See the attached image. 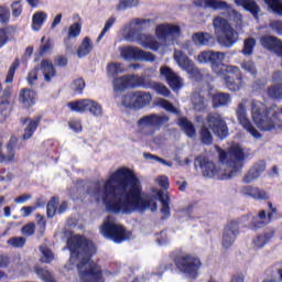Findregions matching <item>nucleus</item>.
Wrapping results in <instances>:
<instances>
[{"instance_id": "obj_56", "label": "nucleus", "mask_w": 282, "mask_h": 282, "mask_svg": "<svg viewBox=\"0 0 282 282\" xmlns=\"http://www.w3.org/2000/svg\"><path fill=\"white\" fill-rule=\"evenodd\" d=\"M72 89L76 91V94H83V89H85V80L83 78L75 79Z\"/></svg>"}, {"instance_id": "obj_28", "label": "nucleus", "mask_w": 282, "mask_h": 282, "mask_svg": "<svg viewBox=\"0 0 282 282\" xmlns=\"http://www.w3.org/2000/svg\"><path fill=\"white\" fill-rule=\"evenodd\" d=\"M41 70L44 76L45 83H52V78L56 76V69L54 64L50 59H43L41 62Z\"/></svg>"}, {"instance_id": "obj_58", "label": "nucleus", "mask_w": 282, "mask_h": 282, "mask_svg": "<svg viewBox=\"0 0 282 282\" xmlns=\"http://www.w3.org/2000/svg\"><path fill=\"white\" fill-rule=\"evenodd\" d=\"M29 85H34L39 80V68H33L26 77Z\"/></svg>"}, {"instance_id": "obj_62", "label": "nucleus", "mask_w": 282, "mask_h": 282, "mask_svg": "<svg viewBox=\"0 0 282 282\" xmlns=\"http://www.w3.org/2000/svg\"><path fill=\"white\" fill-rule=\"evenodd\" d=\"M272 83L273 85H280L282 84V72L275 70L272 75Z\"/></svg>"}, {"instance_id": "obj_35", "label": "nucleus", "mask_w": 282, "mask_h": 282, "mask_svg": "<svg viewBox=\"0 0 282 282\" xmlns=\"http://www.w3.org/2000/svg\"><path fill=\"white\" fill-rule=\"evenodd\" d=\"M25 122H28V126L24 130L23 140H30V138L34 135V131H36L39 122H41V117H35L33 120L26 119Z\"/></svg>"}, {"instance_id": "obj_18", "label": "nucleus", "mask_w": 282, "mask_h": 282, "mask_svg": "<svg viewBox=\"0 0 282 282\" xmlns=\"http://www.w3.org/2000/svg\"><path fill=\"white\" fill-rule=\"evenodd\" d=\"M142 79L137 75H126L113 80L115 91H123L128 87H140Z\"/></svg>"}, {"instance_id": "obj_1", "label": "nucleus", "mask_w": 282, "mask_h": 282, "mask_svg": "<svg viewBox=\"0 0 282 282\" xmlns=\"http://www.w3.org/2000/svg\"><path fill=\"white\" fill-rule=\"evenodd\" d=\"M88 195L96 202H101L106 210L121 215L144 213L147 208L155 213L158 198L162 204L161 213L164 217L171 215L169 204L171 198L166 193L158 192L156 196H148L142 192V183L135 172L129 167H119L112 172L102 185L96 184Z\"/></svg>"}, {"instance_id": "obj_8", "label": "nucleus", "mask_w": 282, "mask_h": 282, "mask_svg": "<svg viewBox=\"0 0 282 282\" xmlns=\"http://www.w3.org/2000/svg\"><path fill=\"white\" fill-rule=\"evenodd\" d=\"M176 267L184 274H188L189 276H197V272H199V268H202V260L193 254H182L176 259Z\"/></svg>"}, {"instance_id": "obj_49", "label": "nucleus", "mask_w": 282, "mask_h": 282, "mask_svg": "<svg viewBox=\"0 0 282 282\" xmlns=\"http://www.w3.org/2000/svg\"><path fill=\"white\" fill-rule=\"evenodd\" d=\"M200 140L203 144H212L213 143V134H210V131L208 128L203 127L200 131Z\"/></svg>"}, {"instance_id": "obj_21", "label": "nucleus", "mask_w": 282, "mask_h": 282, "mask_svg": "<svg viewBox=\"0 0 282 282\" xmlns=\"http://www.w3.org/2000/svg\"><path fill=\"white\" fill-rule=\"evenodd\" d=\"M260 44L269 52H274L278 54L282 59V41L272 36V35H264L260 39Z\"/></svg>"}, {"instance_id": "obj_59", "label": "nucleus", "mask_w": 282, "mask_h": 282, "mask_svg": "<svg viewBox=\"0 0 282 282\" xmlns=\"http://www.w3.org/2000/svg\"><path fill=\"white\" fill-rule=\"evenodd\" d=\"M138 4V0H120L119 10H124V8H133Z\"/></svg>"}, {"instance_id": "obj_41", "label": "nucleus", "mask_w": 282, "mask_h": 282, "mask_svg": "<svg viewBox=\"0 0 282 282\" xmlns=\"http://www.w3.org/2000/svg\"><path fill=\"white\" fill-rule=\"evenodd\" d=\"M106 72L108 76H118V74H123L124 66L120 63H110L108 64Z\"/></svg>"}, {"instance_id": "obj_4", "label": "nucleus", "mask_w": 282, "mask_h": 282, "mask_svg": "<svg viewBox=\"0 0 282 282\" xmlns=\"http://www.w3.org/2000/svg\"><path fill=\"white\" fill-rule=\"evenodd\" d=\"M219 160L221 166L217 167L215 162L206 159V156L196 158L194 164L196 169L199 166L204 177H221V180H228L237 175L241 169H243V161L246 160V152L239 143H234L229 151L220 150Z\"/></svg>"}, {"instance_id": "obj_30", "label": "nucleus", "mask_w": 282, "mask_h": 282, "mask_svg": "<svg viewBox=\"0 0 282 282\" xmlns=\"http://www.w3.org/2000/svg\"><path fill=\"white\" fill-rule=\"evenodd\" d=\"M82 30H83V25L79 22H75L68 28L67 36L64 39V43L67 52L72 50V45L69 44V39H76L77 36H80Z\"/></svg>"}, {"instance_id": "obj_17", "label": "nucleus", "mask_w": 282, "mask_h": 282, "mask_svg": "<svg viewBox=\"0 0 282 282\" xmlns=\"http://www.w3.org/2000/svg\"><path fill=\"white\" fill-rule=\"evenodd\" d=\"M160 74L161 76H163V78H165V80L169 83L170 87L174 91H177L178 89H182V87H184V78H182L171 67L162 66L160 68Z\"/></svg>"}, {"instance_id": "obj_42", "label": "nucleus", "mask_w": 282, "mask_h": 282, "mask_svg": "<svg viewBox=\"0 0 282 282\" xmlns=\"http://www.w3.org/2000/svg\"><path fill=\"white\" fill-rule=\"evenodd\" d=\"M158 106L162 107V109H165V111H169L170 113H175L176 116H180V110L166 99H158Z\"/></svg>"}, {"instance_id": "obj_36", "label": "nucleus", "mask_w": 282, "mask_h": 282, "mask_svg": "<svg viewBox=\"0 0 282 282\" xmlns=\"http://www.w3.org/2000/svg\"><path fill=\"white\" fill-rule=\"evenodd\" d=\"M230 95L226 93H218L213 96L214 107H226V105L230 104Z\"/></svg>"}, {"instance_id": "obj_37", "label": "nucleus", "mask_w": 282, "mask_h": 282, "mask_svg": "<svg viewBox=\"0 0 282 282\" xmlns=\"http://www.w3.org/2000/svg\"><path fill=\"white\" fill-rule=\"evenodd\" d=\"M178 126L189 138H195V127L188 121V119L182 117L178 119Z\"/></svg>"}, {"instance_id": "obj_48", "label": "nucleus", "mask_w": 282, "mask_h": 282, "mask_svg": "<svg viewBox=\"0 0 282 282\" xmlns=\"http://www.w3.org/2000/svg\"><path fill=\"white\" fill-rule=\"evenodd\" d=\"M113 23H116V18L111 17L106 21V24L101 31V33L99 34V36L97 37V43H100V41H102V37L105 36V34L108 33L109 30H111V28H113Z\"/></svg>"}, {"instance_id": "obj_64", "label": "nucleus", "mask_w": 282, "mask_h": 282, "mask_svg": "<svg viewBox=\"0 0 282 282\" xmlns=\"http://www.w3.org/2000/svg\"><path fill=\"white\" fill-rule=\"evenodd\" d=\"M156 182L159 183V186H161V188H169V177L167 176H159L156 178Z\"/></svg>"}, {"instance_id": "obj_54", "label": "nucleus", "mask_w": 282, "mask_h": 282, "mask_svg": "<svg viewBox=\"0 0 282 282\" xmlns=\"http://www.w3.org/2000/svg\"><path fill=\"white\" fill-rule=\"evenodd\" d=\"M241 67L245 72L251 74V76H254L257 74V67L254 66V63L252 61L242 62Z\"/></svg>"}, {"instance_id": "obj_16", "label": "nucleus", "mask_w": 282, "mask_h": 282, "mask_svg": "<svg viewBox=\"0 0 282 282\" xmlns=\"http://www.w3.org/2000/svg\"><path fill=\"white\" fill-rule=\"evenodd\" d=\"M207 123L209 129H212V131H214V133L218 135V138L224 139L226 138V135H228V126L226 124V121L224 120V118H221L220 115H208Z\"/></svg>"}, {"instance_id": "obj_45", "label": "nucleus", "mask_w": 282, "mask_h": 282, "mask_svg": "<svg viewBox=\"0 0 282 282\" xmlns=\"http://www.w3.org/2000/svg\"><path fill=\"white\" fill-rule=\"evenodd\" d=\"M254 45H257V40L252 37L245 40L242 54H245V56H251L252 52H254Z\"/></svg>"}, {"instance_id": "obj_61", "label": "nucleus", "mask_w": 282, "mask_h": 282, "mask_svg": "<svg viewBox=\"0 0 282 282\" xmlns=\"http://www.w3.org/2000/svg\"><path fill=\"white\" fill-rule=\"evenodd\" d=\"M34 210H36V207H34V206L22 207L21 208L22 217H30V215H32V213H34Z\"/></svg>"}, {"instance_id": "obj_52", "label": "nucleus", "mask_w": 282, "mask_h": 282, "mask_svg": "<svg viewBox=\"0 0 282 282\" xmlns=\"http://www.w3.org/2000/svg\"><path fill=\"white\" fill-rule=\"evenodd\" d=\"M0 23L2 25L10 23V9L8 7H0Z\"/></svg>"}, {"instance_id": "obj_34", "label": "nucleus", "mask_w": 282, "mask_h": 282, "mask_svg": "<svg viewBox=\"0 0 282 282\" xmlns=\"http://www.w3.org/2000/svg\"><path fill=\"white\" fill-rule=\"evenodd\" d=\"M90 99H80L77 101L68 102L67 107L70 111H75L76 113H85L88 111Z\"/></svg>"}, {"instance_id": "obj_11", "label": "nucleus", "mask_w": 282, "mask_h": 282, "mask_svg": "<svg viewBox=\"0 0 282 282\" xmlns=\"http://www.w3.org/2000/svg\"><path fill=\"white\" fill-rule=\"evenodd\" d=\"M151 94L145 91L129 93L122 97L121 104L130 109H142L151 105Z\"/></svg>"}, {"instance_id": "obj_22", "label": "nucleus", "mask_w": 282, "mask_h": 282, "mask_svg": "<svg viewBox=\"0 0 282 282\" xmlns=\"http://www.w3.org/2000/svg\"><path fill=\"white\" fill-rule=\"evenodd\" d=\"M165 122H169V117L166 116H160V115H150L142 117L138 121L139 127H160V124H164Z\"/></svg>"}, {"instance_id": "obj_53", "label": "nucleus", "mask_w": 282, "mask_h": 282, "mask_svg": "<svg viewBox=\"0 0 282 282\" xmlns=\"http://www.w3.org/2000/svg\"><path fill=\"white\" fill-rule=\"evenodd\" d=\"M8 245L12 248H23L25 246V238L23 237H13L8 240Z\"/></svg>"}, {"instance_id": "obj_50", "label": "nucleus", "mask_w": 282, "mask_h": 282, "mask_svg": "<svg viewBox=\"0 0 282 282\" xmlns=\"http://www.w3.org/2000/svg\"><path fill=\"white\" fill-rule=\"evenodd\" d=\"M139 53V61H145V63H155V55L151 52H147L141 48Z\"/></svg>"}, {"instance_id": "obj_2", "label": "nucleus", "mask_w": 282, "mask_h": 282, "mask_svg": "<svg viewBox=\"0 0 282 282\" xmlns=\"http://www.w3.org/2000/svg\"><path fill=\"white\" fill-rule=\"evenodd\" d=\"M67 246L70 250V259L65 264L67 272L77 268L80 282H105L102 270L91 261V257L96 254V246L91 240L83 236H72Z\"/></svg>"}, {"instance_id": "obj_14", "label": "nucleus", "mask_w": 282, "mask_h": 282, "mask_svg": "<svg viewBox=\"0 0 282 282\" xmlns=\"http://www.w3.org/2000/svg\"><path fill=\"white\" fill-rule=\"evenodd\" d=\"M200 8H213V10H228L231 21L236 22V25H241L243 17L241 13L231 9L226 1L221 0H200Z\"/></svg>"}, {"instance_id": "obj_25", "label": "nucleus", "mask_w": 282, "mask_h": 282, "mask_svg": "<svg viewBox=\"0 0 282 282\" xmlns=\"http://www.w3.org/2000/svg\"><path fill=\"white\" fill-rule=\"evenodd\" d=\"M119 52L123 61H139L141 48L138 46H121Z\"/></svg>"}, {"instance_id": "obj_38", "label": "nucleus", "mask_w": 282, "mask_h": 282, "mask_svg": "<svg viewBox=\"0 0 282 282\" xmlns=\"http://www.w3.org/2000/svg\"><path fill=\"white\" fill-rule=\"evenodd\" d=\"M269 98L282 100V84H273L267 89Z\"/></svg>"}, {"instance_id": "obj_43", "label": "nucleus", "mask_w": 282, "mask_h": 282, "mask_svg": "<svg viewBox=\"0 0 282 282\" xmlns=\"http://www.w3.org/2000/svg\"><path fill=\"white\" fill-rule=\"evenodd\" d=\"M40 252L42 254V263H52V261L54 260V253L52 252V250H50V248H47L46 246H42L40 247Z\"/></svg>"}, {"instance_id": "obj_51", "label": "nucleus", "mask_w": 282, "mask_h": 282, "mask_svg": "<svg viewBox=\"0 0 282 282\" xmlns=\"http://www.w3.org/2000/svg\"><path fill=\"white\" fill-rule=\"evenodd\" d=\"M19 59H15L11 67L9 68L7 78H6V83H12V80H14V73L17 72V69H19Z\"/></svg>"}, {"instance_id": "obj_12", "label": "nucleus", "mask_w": 282, "mask_h": 282, "mask_svg": "<svg viewBox=\"0 0 282 282\" xmlns=\"http://www.w3.org/2000/svg\"><path fill=\"white\" fill-rule=\"evenodd\" d=\"M236 116L239 124H241L245 131H248L253 138H261V133H259V130L252 126V122H250V119L248 118V99H242L239 102L238 108L236 109Z\"/></svg>"}, {"instance_id": "obj_24", "label": "nucleus", "mask_w": 282, "mask_h": 282, "mask_svg": "<svg viewBox=\"0 0 282 282\" xmlns=\"http://www.w3.org/2000/svg\"><path fill=\"white\" fill-rule=\"evenodd\" d=\"M263 171H265V162L260 161L256 163L243 177V182L246 184H252V182H257L258 177H261V173H263Z\"/></svg>"}, {"instance_id": "obj_19", "label": "nucleus", "mask_w": 282, "mask_h": 282, "mask_svg": "<svg viewBox=\"0 0 282 282\" xmlns=\"http://www.w3.org/2000/svg\"><path fill=\"white\" fill-rule=\"evenodd\" d=\"M241 194L245 197H251V199H254L256 202H263L265 199H270V193H268L265 189L247 185L241 188Z\"/></svg>"}, {"instance_id": "obj_20", "label": "nucleus", "mask_w": 282, "mask_h": 282, "mask_svg": "<svg viewBox=\"0 0 282 282\" xmlns=\"http://www.w3.org/2000/svg\"><path fill=\"white\" fill-rule=\"evenodd\" d=\"M14 147H17V137H12L7 144L8 153L3 154V143L0 141V164H10V162H17V152H14Z\"/></svg>"}, {"instance_id": "obj_7", "label": "nucleus", "mask_w": 282, "mask_h": 282, "mask_svg": "<svg viewBox=\"0 0 282 282\" xmlns=\"http://www.w3.org/2000/svg\"><path fill=\"white\" fill-rule=\"evenodd\" d=\"M100 232L102 237L106 239H111L115 243H122V241H127L131 239V231H126L122 225L116 221L113 216H109L100 227Z\"/></svg>"}, {"instance_id": "obj_10", "label": "nucleus", "mask_w": 282, "mask_h": 282, "mask_svg": "<svg viewBox=\"0 0 282 282\" xmlns=\"http://www.w3.org/2000/svg\"><path fill=\"white\" fill-rule=\"evenodd\" d=\"M226 73H221L220 78L223 83L226 85L229 91H239L241 87H243V80L241 79V70L237 66H227L225 68Z\"/></svg>"}, {"instance_id": "obj_32", "label": "nucleus", "mask_w": 282, "mask_h": 282, "mask_svg": "<svg viewBox=\"0 0 282 282\" xmlns=\"http://www.w3.org/2000/svg\"><path fill=\"white\" fill-rule=\"evenodd\" d=\"M45 21H47V13H45L44 11L35 12L32 15V24H31L33 32H40Z\"/></svg>"}, {"instance_id": "obj_9", "label": "nucleus", "mask_w": 282, "mask_h": 282, "mask_svg": "<svg viewBox=\"0 0 282 282\" xmlns=\"http://www.w3.org/2000/svg\"><path fill=\"white\" fill-rule=\"evenodd\" d=\"M226 53L216 51H204L198 55V63H212V69L217 76H221L224 72V59Z\"/></svg>"}, {"instance_id": "obj_27", "label": "nucleus", "mask_w": 282, "mask_h": 282, "mask_svg": "<svg viewBox=\"0 0 282 282\" xmlns=\"http://www.w3.org/2000/svg\"><path fill=\"white\" fill-rule=\"evenodd\" d=\"M269 210H271V213L268 216L265 215V210L259 212L258 216L254 217V221H260L253 223L254 228H263V226L270 224V219H272V214L276 213V208H274V206H272V204L269 203Z\"/></svg>"}, {"instance_id": "obj_40", "label": "nucleus", "mask_w": 282, "mask_h": 282, "mask_svg": "<svg viewBox=\"0 0 282 282\" xmlns=\"http://www.w3.org/2000/svg\"><path fill=\"white\" fill-rule=\"evenodd\" d=\"M88 111L91 113V116H95V118H102V105H100L98 101L89 99Z\"/></svg>"}, {"instance_id": "obj_46", "label": "nucleus", "mask_w": 282, "mask_h": 282, "mask_svg": "<svg viewBox=\"0 0 282 282\" xmlns=\"http://www.w3.org/2000/svg\"><path fill=\"white\" fill-rule=\"evenodd\" d=\"M56 206H58V198L53 197L46 206L47 217H54V215L58 213V208H56Z\"/></svg>"}, {"instance_id": "obj_39", "label": "nucleus", "mask_w": 282, "mask_h": 282, "mask_svg": "<svg viewBox=\"0 0 282 282\" xmlns=\"http://www.w3.org/2000/svg\"><path fill=\"white\" fill-rule=\"evenodd\" d=\"M192 105L196 111H204L206 109V100L198 93H195L192 97Z\"/></svg>"}, {"instance_id": "obj_63", "label": "nucleus", "mask_w": 282, "mask_h": 282, "mask_svg": "<svg viewBox=\"0 0 282 282\" xmlns=\"http://www.w3.org/2000/svg\"><path fill=\"white\" fill-rule=\"evenodd\" d=\"M270 28L271 30H273V32H276L278 34H282V22L280 21L271 22Z\"/></svg>"}, {"instance_id": "obj_3", "label": "nucleus", "mask_w": 282, "mask_h": 282, "mask_svg": "<svg viewBox=\"0 0 282 282\" xmlns=\"http://www.w3.org/2000/svg\"><path fill=\"white\" fill-rule=\"evenodd\" d=\"M147 23H151V20L147 19H134L123 26L121 35L128 43H138L144 50H151L158 52L161 47L171 45L172 41H176L182 36V29L175 24H160L156 26L155 35L143 34L142 29Z\"/></svg>"}, {"instance_id": "obj_47", "label": "nucleus", "mask_w": 282, "mask_h": 282, "mask_svg": "<svg viewBox=\"0 0 282 282\" xmlns=\"http://www.w3.org/2000/svg\"><path fill=\"white\" fill-rule=\"evenodd\" d=\"M34 272L37 274V276H40V279H42V281L52 282V273H50L47 269L35 267Z\"/></svg>"}, {"instance_id": "obj_55", "label": "nucleus", "mask_w": 282, "mask_h": 282, "mask_svg": "<svg viewBox=\"0 0 282 282\" xmlns=\"http://www.w3.org/2000/svg\"><path fill=\"white\" fill-rule=\"evenodd\" d=\"M68 127L75 133H80L83 131V121L80 119H73L68 122Z\"/></svg>"}, {"instance_id": "obj_5", "label": "nucleus", "mask_w": 282, "mask_h": 282, "mask_svg": "<svg viewBox=\"0 0 282 282\" xmlns=\"http://www.w3.org/2000/svg\"><path fill=\"white\" fill-rule=\"evenodd\" d=\"M251 118L261 131H274L282 129V121L279 119V113H282V108L273 105L270 108L259 100H251Z\"/></svg>"}, {"instance_id": "obj_15", "label": "nucleus", "mask_w": 282, "mask_h": 282, "mask_svg": "<svg viewBox=\"0 0 282 282\" xmlns=\"http://www.w3.org/2000/svg\"><path fill=\"white\" fill-rule=\"evenodd\" d=\"M239 235V221L231 220L227 224L223 232L221 246L227 249L232 248L235 246V241H237V237Z\"/></svg>"}, {"instance_id": "obj_29", "label": "nucleus", "mask_w": 282, "mask_h": 282, "mask_svg": "<svg viewBox=\"0 0 282 282\" xmlns=\"http://www.w3.org/2000/svg\"><path fill=\"white\" fill-rule=\"evenodd\" d=\"M274 237V231H268L262 235H259L251 240V246L254 250H261L265 245Z\"/></svg>"}, {"instance_id": "obj_26", "label": "nucleus", "mask_w": 282, "mask_h": 282, "mask_svg": "<svg viewBox=\"0 0 282 282\" xmlns=\"http://www.w3.org/2000/svg\"><path fill=\"white\" fill-rule=\"evenodd\" d=\"M192 41L198 46L215 45V37L210 33L197 32L192 35Z\"/></svg>"}, {"instance_id": "obj_6", "label": "nucleus", "mask_w": 282, "mask_h": 282, "mask_svg": "<svg viewBox=\"0 0 282 282\" xmlns=\"http://www.w3.org/2000/svg\"><path fill=\"white\" fill-rule=\"evenodd\" d=\"M213 25L217 42L223 47H232L239 41V34L226 19L217 17L214 19Z\"/></svg>"}, {"instance_id": "obj_44", "label": "nucleus", "mask_w": 282, "mask_h": 282, "mask_svg": "<svg viewBox=\"0 0 282 282\" xmlns=\"http://www.w3.org/2000/svg\"><path fill=\"white\" fill-rule=\"evenodd\" d=\"M269 10H272L274 14L282 17V1L281 0H264Z\"/></svg>"}, {"instance_id": "obj_13", "label": "nucleus", "mask_w": 282, "mask_h": 282, "mask_svg": "<svg viewBox=\"0 0 282 282\" xmlns=\"http://www.w3.org/2000/svg\"><path fill=\"white\" fill-rule=\"evenodd\" d=\"M174 61L178 65V67L188 74L189 78H195L196 80H199L202 78V74L199 73V69L195 66V63L184 54L182 51H174Z\"/></svg>"}, {"instance_id": "obj_57", "label": "nucleus", "mask_w": 282, "mask_h": 282, "mask_svg": "<svg viewBox=\"0 0 282 282\" xmlns=\"http://www.w3.org/2000/svg\"><path fill=\"white\" fill-rule=\"evenodd\" d=\"M11 10H12V17L19 18L23 12V7L21 6V2L15 1L12 3Z\"/></svg>"}, {"instance_id": "obj_31", "label": "nucleus", "mask_w": 282, "mask_h": 282, "mask_svg": "<svg viewBox=\"0 0 282 282\" xmlns=\"http://www.w3.org/2000/svg\"><path fill=\"white\" fill-rule=\"evenodd\" d=\"M236 6L250 12L256 19L259 17V6L253 0H235Z\"/></svg>"}, {"instance_id": "obj_23", "label": "nucleus", "mask_w": 282, "mask_h": 282, "mask_svg": "<svg viewBox=\"0 0 282 282\" xmlns=\"http://www.w3.org/2000/svg\"><path fill=\"white\" fill-rule=\"evenodd\" d=\"M20 104L24 109H30L36 105V91L30 88L20 90Z\"/></svg>"}, {"instance_id": "obj_33", "label": "nucleus", "mask_w": 282, "mask_h": 282, "mask_svg": "<svg viewBox=\"0 0 282 282\" xmlns=\"http://www.w3.org/2000/svg\"><path fill=\"white\" fill-rule=\"evenodd\" d=\"M94 50V42H91V39L85 37L82 41V44L77 48V56L78 58H85V56H89L91 54V51Z\"/></svg>"}, {"instance_id": "obj_60", "label": "nucleus", "mask_w": 282, "mask_h": 282, "mask_svg": "<svg viewBox=\"0 0 282 282\" xmlns=\"http://www.w3.org/2000/svg\"><path fill=\"white\" fill-rule=\"evenodd\" d=\"M52 47H54V44L47 40L46 43L40 47V54H47V52H52Z\"/></svg>"}]
</instances>
